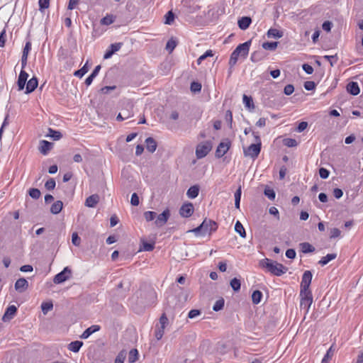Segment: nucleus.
I'll list each match as a JSON object with an SVG mask.
<instances>
[{"label": "nucleus", "mask_w": 363, "mask_h": 363, "mask_svg": "<svg viewBox=\"0 0 363 363\" xmlns=\"http://www.w3.org/2000/svg\"><path fill=\"white\" fill-rule=\"evenodd\" d=\"M38 81L37 77H33L30 79H29L26 84V94H30L33 92L38 86Z\"/></svg>", "instance_id": "f3484780"}, {"label": "nucleus", "mask_w": 363, "mask_h": 363, "mask_svg": "<svg viewBox=\"0 0 363 363\" xmlns=\"http://www.w3.org/2000/svg\"><path fill=\"white\" fill-rule=\"evenodd\" d=\"M71 273L72 272L68 267H65L61 272L58 273L55 276L53 279L54 283L59 284L65 282V281L69 279V278L71 276Z\"/></svg>", "instance_id": "1a4fd4ad"}, {"label": "nucleus", "mask_w": 363, "mask_h": 363, "mask_svg": "<svg viewBox=\"0 0 363 363\" xmlns=\"http://www.w3.org/2000/svg\"><path fill=\"white\" fill-rule=\"evenodd\" d=\"M28 74L26 71L21 70L19 74L18 81H17L18 91H21L24 89V87L26 84V81L28 79Z\"/></svg>", "instance_id": "2eb2a0df"}, {"label": "nucleus", "mask_w": 363, "mask_h": 363, "mask_svg": "<svg viewBox=\"0 0 363 363\" xmlns=\"http://www.w3.org/2000/svg\"><path fill=\"white\" fill-rule=\"evenodd\" d=\"M83 345V342L81 341H73L68 345V349L74 352H77Z\"/></svg>", "instance_id": "cd10ccee"}, {"label": "nucleus", "mask_w": 363, "mask_h": 363, "mask_svg": "<svg viewBox=\"0 0 363 363\" xmlns=\"http://www.w3.org/2000/svg\"><path fill=\"white\" fill-rule=\"evenodd\" d=\"M225 120H226L227 123H228V125L230 126V128H232L233 114L230 110H228L225 113Z\"/></svg>", "instance_id": "864d4df0"}, {"label": "nucleus", "mask_w": 363, "mask_h": 363, "mask_svg": "<svg viewBox=\"0 0 363 363\" xmlns=\"http://www.w3.org/2000/svg\"><path fill=\"white\" fill-rule=\"evenodd\" d=\"M53 304L52 302H44L41 305V309L44 314L47 313L49 311L52 310Z\"/></svg>", "instance_id": "58836bf2"}, {"label": "nucleus", "mask_w": 363, "mask_h": 363, "mask_svg": "<svg viewBox=\"0 0 363 363\" xmlns=\"http://www.w3.org/2000/svg\"><path fill=\"white\" fill-rule=\"evenodd\" d=\"M174 19V14L172 11H168L165 15V23L170 25Z\"/></svg>", "instance_id": "c03bdc74"}, {"label": "nucleus", "mask_w": 363, "mask_h": 363, "mask_svg": "<svg viewBox=\"0 0 363 363\" xmlns=\"http://www.w3.org/2000/svg\"><path fill=\"white\" fill-rule=\"evenodd\" d=\"M251 23H252V19L249 16H243V17L240 18L238 21L239 28L243 30L247 29L249 28L250 25L251 24Z\"/></svg>", "instance_id": "6ab92c4d"}, {"label": "nucleus", "mask_w": 363, "mask_h": 363, "mask_svg": "<svg viewBox=\"0 0 363 363\" xmlns=\"http://www.w3.org/2000/svg\"><path fill=\"white\" fill-rule=\"evenodd\" d=\"M347 91L353 96H357L359 94L360 89L357 82H351L347 85Z\"/></svg>", "instance_id": "4be33fe9"}, {"label": "nucleus", "mask_w": 363, "mask_h": 363, "mask_svg": "<svg viewBox=\"0 0 363 363\" xmlns=\"http://www.w3.org/2000/svg\"><path fill=\"white\" fill-rule=\"evenodd\" d=\"M307 127H308V123L305 122V121H302L298 124L296 130L298 133H301V132L303 131Z\"/></svg>", "instance_id": "774afa93"}, {"label": "nucleus", "mask_w": 363, "mask_h": 363, "mask_svg": "<svg viewBox=\"0 0 363 363\" xmlns=\"http://www.w3.org/2000/svg\"><path fill=\"white\" fill-rule=\"evenodd\" d=\"M177 45V40L173 38L169 39L166 44V50L169 53H172Z\"/></svg>", "instance_id": "473e14b6"}, {"label": "nucleus", "mask_w": 363, "mask_h": 363, "mask_svg": "<svg viewBox=\"0 0 363 363\" xmlns=\"http://www.w3.org/2000/svg\"><path fill=\"white\" fill-rule=\"evenodd\" d=\"M302 68L308 74H311L313 72V67L308 64H303Z\"/></svg>", "instance_id": "0e129e2a"}, {"label": "nucleus", "mask_w": 363, "mask_h": 363, "mask_svg": "<svg viewBox=\"0 0 363 363\" xmlns=\"http://www.w3.org/2000/svg\"><path fill=\"white\" fill-rule=\"evenodd\" d=\"M332 27H333V23H332V22H330L329 21H325L322 25L323 29L324 30H325L326 32H330L331 30Z\"/></svg>", "instance_id": "bf43d9fd"}, {"label": "nucleus", "mask_w": 363, "mask_h": 363, "mask_svg": "<svg viewBox=\"0 0 363 363\" xmlns=\"http://www.w3.org/2000/svg\"><path fill=\"white\" fill-rule=\"evenodd\" d=\"M294 91V87L291 84H288L284 87V92L286 95H291Z\"/></svg>", "instance_id": "680f3d73"}, {"label": "nucleus", "mask_w": 363, "mask_h": 363, "mask_svg": "<svg viewBox=\"0 0 363 363\" xmlns=\"http://www.w3.org/2000/svg\"><path fill=\"white\" fill-rule=\"evenodd\" d=\"M212 149V144L210 141H206L199 144L196 148V155L198 159L206 157Z\"/></svg>", "instance_id": "423d86ee"}, {"label": "nucleus", "mask_w": 363, "mask_h": 363, "mask_svg": "<svg viewBox=\"0 0 363 363\" xmlns=\"http://www.w3.org/2000/svg\"><path fill=\"white\" fill-rule=\"evenodd\" d=\"M284 145L287 147H296L298 143L295 139L293 138H287L284 140Z\"/></svg>", "instance_id": "8fccbe9b"}, {"label": "nucleus", "mask_w": 363, "mask_h": 363, "mask_svg": "<svg viewBox=\"0 0 363 363\" xmlns=\"http://www.w3.org/2000/svg\"><path fill=\"white\" fill-rule=\"evenodd\" d=\"M264 195L270 200H274L276 196L275 191L272 189L266 188L264 191Z\"/></svg>", "instance_id": "37998d69"}, {"label": "nucleus", "mask_w": 363, "mask_h": 363, "mask_svg": "<svg viewBox=\"0 0 363 363\" xmlns=\"http://www.w3.org/2000/svg\"><path fill=\"white\" fill-rule=\"evenodd\" d=\"M55 185H56V183H55V181L53 178H50L46 182H45V187L50 191V190H52L55 189Z\"/></svg>", "instance_id": "a18cd8bd"}, {"label": "nucleus", "mask_w": 363, "mask_h": 363, "mask_svg": "<svg viewBox=\"0 0 363 363\" xmlns=\"http://www.w3.org/2000/svg\"><path fill=\"white\" fill-rule=\"evenodd\" d=\"M340 233H341V232L338 228H332L330 230V238H331V239L336 238L340 235Z\"/></svg>", "instance_id": "6e6d98bb"}, {"label": "nucleus", "mask_w": 363, "mask_h": 363, "mask_svg": "<svg viewBox=\"0 0 363 363\" xmlns=\"http://www.w3.org/2000/svg\"><path fill=\"white\" fill-rule=\"evenodd\" d=\"M72 242L75 246H79L81 243V238L78 236L77 233H73L72 235Z\"/></svg>", "instance_id": "3c124183"}, {"label": "nucleus", "mask_w": 363, "mask_h": 363, "mask_svg": "<svg viewBox=\"0 0 363 363\" xmlns=\"http://www.w3.org/2000/svg\"><path fill=\"white\" fill-rule=\"evenodd\" d=\"M115 17L113 15H106L105 17L101 18V24L102 25H111L114 22Z\"/></svg>", "instance_id": "e433bc0d"}, {"label": "nucleus", "mask_w": 363, "mask_h": 363, "mask_svg": "<svg viewBox=\"0 0 363 363\" xmlns=\"http://www.w3.org/2000/svg\"><path fill=\"white\" fill-rule=\"evenodd\" d=\"M267 35L268 38H281L284 33L282 31H280L276 28H270L267 31Z\"/></svg>", "instance_id": "bb28decb"}, {"label": "nucleus", "mask_w": 363, "mask_h": 363, "mask_svg": "<svg viewBox=\"0 0 363 363\" xmlns=\"http://www.w3.org/2000/svg\"><path fill=\"white\" fill-rule=\"evenodd\" d=\"M99 201V196L98 194H92L86 198L85 201V206L90 208H94Z\"/></svg>", "instance_id": "412c9836"}, {"label": "nucleus", "mask_w": 363, "mask_h": 363, "mask_svg": "<svg viewBox=\"0 0 363 363\" xmlns=\"http://www.w3.org/2000/svg\"><path fill=\"white\" fill-rule=\"evenodd\" d=\"M230 286L235 291H238L240 289V281L237 278H233L230 281Z\"/></svg>", "instance_id": "4c0bfd02"}, {"label": "nucleus", "mask_w": 363, "mask_h": 363, "mask_svg": "<svg viewBox=\"0 0 363 363\" xmlns=\"http://www.w3.org/2000/svg\"><path fill=\"white\" fill-rule=\"evenodd\" d=\"M312 273L311 271H305L301 283V291H311L310 290V285L312 280Z\"/></svg>", "instance_id": "6e6552de"}, {"label": "nucleus", "mask_w": 363, "mask_h": 363, "mask_svg": "<svg viewBox=\"0 0 363 363\" xmlns=\"http://www.w3.org/2000/svg\"><path fill=\"white\" fill-rule=\"evenodd\" d=\"M325 59H326L330 64V65L333 67L338 60V57L337 55H325L323 57Z\"/></svg>", "instance_id": "de8ad7c7"}, {"label": "nucleus", "mask_w": 363, "mask_h": 363, "mask_svg": "<svg viewBox=\"0 0 363 363\" xmlns=\"http://www.w3.org/2000/svg\"><path fill=\"white\" fill-rule=\"evenodd\" d=\"M16 312H17V308L15 306H13V305L9 306L6 308V310L3 317H2V320L4 322H9V321H10L11 319L13 318V317L15 316Z\"/></svg>", "instance_id": "f8f14e48"}, {"label": "nucleus", "mask_w": 363, "mask_h": 363, "mask_svg": "<svg viewBox=\"0 0 363 363\" xmlns=\"http://www.w3.org/2000/svg\"><path fill=\"white\" fill-rule=\"evenodd\" d=\"M300 296L301 297L300 306L308 312L313 303L312 293L311 291H300Z\"/></svg>", "instance_id": "0eeeda50"}, {"label": "nucleus", "mask_w": 363, "mask_h": 363, "mask_svg": "<svg viewBox=\"0 0 363 363\" xmlns=\"http://www.w3.org/2000/svg\"><path fill=\"white\" fill-rule=\"evenodd\" d=\"M169 216L170 213L169 209L164 210L162 213L157 216V219L155 222L156 225L159 227L164 225L168 220Z\"/></svg>", "instance_id": "ddd939ff"}, {"label": "nucleus", "mask_w": 363, "mask_h": 363, "mask_svg": "<svg viewBox=\"0 0 363 363\" xmlns=\"http://www.w3.org/2000/svg\"><path fill=\"white\" fill-rule=\"evenodd\" d=\"M138 359V352L136 349H132L130 352H129V355H128V362L130 363H133L135 362H136Z\"/></svg>", "instance_id": "c9c22d12"}, {"label": "nucleus", "mask_w": 363, "mask_h": 363, "mask_svg": "<svg viewBox=\"0 0 363 363\" xmlns=\"http://www.w3.org/2000/svg\"><path fill=\"white\" fill-rule=\"evenodd\" d=\"M100 326L98 325H93L86 329L83 333L81 335L80 337L82 339H87L91 334L99 331L100 330Z\"/></svg>", "instance_id": "a211bd4d"}, {"label": "nucleus", "mask_w": 363, "mask_h": 363, "mask_svg": "<svg viewBox=\"0 0 363 363\" xmlns=\"http://www.w3.org/2000/svg\"><path fill=\"white\" fill-rule=\"evenodd\" d=\"M40 144V152L44 155H46L48 153V152L52 148L53 146V144L52 143L48 142L47 140H41Z\"/></svg>", "instance_id": "aec40b11"}, {"label": "nucleus", "mask_w": 363, "mask_h": 363, "mask_svg": "<svg viewBox=\"0 0 363 363\" xmlns=\"http://www.w3.org/2000/svg\"><path fill=\"white\" fill-rule=\"evenodd\" d=\"M319 174L322 179H327L329 177L330 172L325 168L321 167L319 169Z\"/></svg>", "instance_id": "5fc2aeb1"}, {"label": "nucleus", "mask_w": 363, "mask_h": 363, "mask_svg": "<svg viewBox=\"0 0 363 363\" xmlns=\"http://www.w3.org/2000/svg\"><path fill=\"white\" fill-rule=\"evenodd\" d=\"M122 43H116L111 44L108 49L106 50L104 55V59H109L111 56L117 51H118L122 47Z\"/></svg>", "instance_id": "4468645a"}, {"label": "nucleus", "mask_w": 363, "mask_h": 363, "mask_svg": "<svg viewBox=\"0 0 363 363\" xmlns=\"http://www.w3.org/2000/svg\"><path fill=\"white\" fill-rule=\"evenodd\" d=\"M201 89V84L199 82H193L191 84V90L193 92H199Z\"/></svg>", "instance_id": "603ef678"}, {"label": "nucleus", "mask_w": 363, "mask_h": 363, "mask_svg": "<svg viewBox=\"0 0 363 363\" xmlns=\"http://www.w3.org/2000/svg\"><path fill=\"white\" fill-rule=\"evenodd\" d=\"M242 100H243V103H244L245 107H247V108L253 109L255 108L253 100L251 96H248L244 94L243 97H242Z\"/></svg>", "instance_id": "2f4dec72"}, {"label": "nucleus", "mask_w": 363, "mask_h": 363, "mask_svg": "<svg viewBox=\"0 0 363 363\" xmlns=\"http://www.w3.org/2000/svg\"><path fill=\"white\" fill-rule=\"evenodd\" d=\"M168 318H167L165 313H162L159 320V325H156L155 329V337L157 340H160L163 337L164 333V328L166 325L168 324Z\"/></svg>", "instance_id": "39448f33"}, {"label": "nucleus", "mask_w": 363, "mask_h": 363, "mask_svg": "<svg viewBox=\"0 0 363 363\" xmlns=\"http://www.w3.org/2000/svg\"><path fill=\"white\" fill-rule=\"evenodd\" d=\"M201 314V311L197 309H192L189 312L188 318H194L197 316H199Z\"/></svg>", "instance_id": "4d7b16f0"}, {"label": "nucleus", "mask_w": 363, "mask_h": 363, "mask_svg": "<svg viewBox=\"0 0 363 363\" xmlns=\"http://www.w3.org/2000/svg\"><path fill=\"white\" fill-rule=\"evenodd\" d=\"M262 297V294L260 291L256 290L252 294V301L254 304H258L260 303Z\"/></svg>", "instance_id": "72a5a7b5"}, {"label": "nucleus", "mask_w": 363, "mask_h": 363, "mask_svg": "<svg viewBox=\"0 0 363 363\" xmlns=\"http://www.w3.org/2000/svg\"><path fill=\"white\" fill-rule=\"evenodd\" d=\"M130 203L133 206H137L139 204V197L136 193H133L131 196Z\"/></svg>", "instance_id": "13d9d810"}, {"label": "nucleus", "mask_w": 363, "mask_h": 363, "mask_svg": "<svg viewBox=\"0 0 363 363\" xmlns=\"http://www.w3.org/2000/svg\"><path fill=\"white\" fill-rule=\"evenodd\" d=\"M251 45V40H248L245 42L244 43L240 44L231 53L230 60H229V65L230 67H233L237 63V61L239 57L245 59L249 53L250 47Z\"/></svg>", "instance_id": "f03ea898"}, {"label": "nucleus", "mask_w": 363, "mask_h": 363, "mask_svg": "<svg viewBox=\"0 0 363 363\" xmlns=\"http://www.w3.org/2000/svg\"><path fill=\"white\" fill-rule=\"evenodd\" d=\"M235 230L240 235V237H246L245 230L239 220H238L235 225Z\"/></svg>", "instance_id": "7c9ffc66"}, {"label": "nucleus", "mask_w": 363, "mask_h": 363, "mask_svg": "<svg viewBox=\"0 0 363 363\" xmlns=\"http://www.w3.org/2000/svg\"><path fill=\"white\" fill-rule=\"evenodd\" d=\"M146 149L151 153L154 152L157 148V143L152 138H147L145 140Z\"/></svg>", "instance_id": "5701e85b"}, {"label": "nucleus", "mask_w": 363, "mask_h": 363, "mask_svg": "<svg viewBox=\"0 0 363 363\" xmlns=\"http://www.w3.org/2000/svg\"><path fill=\"white\" fill-rule=\"evenodd\" d=\"M199 193V187L197 185L191 186L186 192V195L189 199H195Z\"/></svg>", "instance_id": "b1692460"}, {"label": "nucleus", "mask_w": 363, "mask_h": 363, "mask_svg": "<svg viewBox=\"0 0 363 363\" xmlns=\"http://www.w3.org/2000/svg\"><path fill=\"white\" fill-rule=\"evenodd\" d=\"M230 146V142H221L217 147L216 151V157H222L229 150Z\"/></svg>", "instance_id": "9b49d317"}, {"label": "nucleus", "mask_w": 363, "mask_h": 363, "mask_svg": "<svg viewBox=\"0 0 363 363\" xmlns=\"http://www.w3.org/2000/svg\"><path fill=\"white\" fill-rule=\"evenodd\" d=\"M28 286V282L24 278L18 279L15 283V289L20 293L25 291Z\"/></svg>", "instance_id": "dca6fc26"}, {"label": "nucleus", "mask_w": 363, "mask_h": 363, "mask_svg": "<svg viewBox=\"0 0 363 363\" xmlns=\"http://www.w3.org/2000/svg\"><path fill=\"white\" fill-rule=\"evenodd\" d=\"M116 86H106L100 89V92L104 94L109 93L110 91L114 90Z\"/></svg>", "instance_id": "e2e57ef3"}, {"label": "nucleus", "mask_w": 363, "mask_h": 363, "mask_svg": "<svg viewBox=\"0 0 363 363\" xmlns=\"http://www.w3.org/2000/svg\"><path fill=\"white\" fill-rule=\"evenodd\" d=\"M50 0H39V6L40 9H47L49 7Z\"/></svg>", "instance_id": "338daca9"}, {"label": "nucleus", "mask_w": 363, "mask_h": 363, "mask_svg": "<svg viewBox=\"0 0 363 363\" xmlns=\"http://www.w3.org/2000/svg\"><path fill=\"white\" fill-rule=\"evenodd\" d=\"M333 355V352L332 350V347L329 348V350L327 351L326 354L323 357L321 363H328L330 359L332 358Z\"/></svg>", "instance_id": "79ce46f5"}, {"label": "nucleus", "mask_w": 363, "mask_h": 363, "mask_svg": "<svg viewBox=\"0 0 363 363\" xmlns=\"http://www.w3.org/2000/svg\"><path fill=\"white\" fill-rule=\"evenodd\" d=\"M218 225L215 221L206 218L199 226L189 232L194 233L196 235L201 233V235H204L207 233L211 234V232L216 231Z\"/></svg>", "instance_id": "7ed1b4c3"}, {"label": "nucleus", "mask_w": 363, "mask_h": 363, "mask_svg": "<svg viewBox=\"0 0 363 363\" xmlns=\"http://www.w3.org/2000/svg\"><path fill=\"white\" fill-rule=\"evenodd\" d=\"M278 42H265L263 43L262 47L264 50H275L278 45Z\"/></svg>", "instance_id": "f704fd0d"}, {"label": "nucleus", "mask_w": 363, "mask_h": 363, "mask_svg": "<svg viewBox=\"0 0 363 363\" xmlns=\"http://www.w3.org/2000/svg\"><path fill=\"white\" fill-rule=\"evenodd\" d=\"M194 206L191 203H184L179 209L181 216L184 218L190 217L194 213Z\"/></svg>", "instance_id": "9d476101"}, {"label": "nucleus", "mask_w": 363, "mask_h": 363, "mask_svg": "<svg viewBox=\"0 0 363 363\" xmlns=\"http://www.w3.org/2000/svg\"><path fill=\"white\" fill-rule=\"evenodd\" d=\"M259 265L262 268L266 269L267 272L271 273L272 275L277 277L281 276L288 270V268L284 266L282 264L268 258L262 259L259 262Z\"/></svg>", "instance_id": "f257e3e1"}, {"label": "nucleus", "mask_w": 363, "mask_h": 363, "mask_svg": "<svg viewBox=\"0 0 363 363\" xmlns=\"http://www.w3.org/2000/svg\"><path fill=\"white\" fill-rule=\"evenodd\" d=\"M88 72V68L86 65H84V67H82L80 69H78L75 72H74V76L77 77H82L86 72Z\"/></svg>", "instance_id": "09e8293b"}, {"label": "nucleus", "mask_w": 363, "mask_h": 363, "mask_svg": "<svg viewBox=\"0 0 363 363\" xmlns=\"http://www.w3.org/2000/svg\"><path fill=\"white\" fill-rule=\"evenodd\" d=\"M46 136L52 138L54 140H58L62 137V133L60 131L55 130L50 128H48V133Z\"/></svg>", "instance_id": "c756f323"}, {"label": "nucleus", "mask_w": 363, "mask_h": 363, "mask_svg": "<svg viewBox=\"0 0 363 363\" xmlns=\"http://www.w3.org/2000/svg\"><path fill=\"white\" fill-rule=\"evenodd\" d=\"M224 306V299L220 298L216 301L215 304L213 306V310L215 311H218L221 310Z\"/></svg>", "instance_id": "a19ab883"}, {"label": "nucleus", "mask_w": 363, "mask_h": 363, "mask_svg": "<svg viewBox=\"0 0 363 363\" xmlns=\"http://www.w3.org/2000/svg\"><path fill=\"white\" fill-rule=\"evenodd\" d=\"M315 84L313 82L307 81L304 83V88L308 91H311L315 89Z\"/></svg>", "instance_id": "052dcab7"}, {"label": "nucleus", "mask_w": 363, "mask_h": 363, "mask_svg": "<svg viewBox=\"0 0 363 363\" xmlns=\"http://www.w3.org/2000/svg\"><path fill=\"white\" fill-rule=\"evenodd\" d=\"M301 250L303 253H310L315 252V247L309 242H302L300 244Z\"/></svg>", "instance_id": "393cba45"}, {"label": "nucleus", "mask_w": 363, "mask_h": 363, "mask_svg": "<svg viewBox=\"0 0 363 363\" xmlns=\"http://www.w3.org/2000/svg\"><path fill=\"white\" fill-rule=\"evenodd\" d=\"M157 216V213L154 211H146L144 213V217L147 221L153 220Z\"/></svg>", "instance_id": "49530a36"}, {"label": "nucleus", "mask_w": 363, "mask_h": 363, "mask_svg": "<svg viewBox=\"0 0 363 363\" xmlns=\"http://www.w3.org/2000/svg\"><path fill=\"white\" fill-rule=\"evenodd\" d=\"M256 144H252L248 147L244 148V155L255 159L258 157L261 151V140L259 136L255 135Z\"/></svg>", "instance_id": "20e7f679"}, {"label": "nucleus", "mask_w": 363, "mask_h": 363, "mask_svg": "<svg viewBox=\"0 0 363 363\" xmlns=\"http://www.w3.org/2000/svg\"><path fill=\"white\" fill-rule=\"evenodd\" d=\"M62 206L63 203L61 201H57L52 205L50 211L53 214H57L62 211Z\"/></svg>", "instance_id": "c85d7f7f"}, {"label": "nucleus", "mask_w": 363, "mask_h": 363, "mask_svg": "<svg viewBox=\"0 0 363 363\" xmlns=\"http://www.w3.org/2000/svg\"><path fill=\"white\" fill-rule=\"evenodd\" d=\"M337 257V254L332 253V254H328L326 256L323 257L318 262V264L321 266L326 265L331 260L335 259Z\"/></svg>", "instance_id": "a878e982"}, {"label": "nucleus", "mask_w": 363, "mask_h": 363, "mask_svg": "<svg viewBox=\"0 0 363 363\" xmlns=\"http://www.w3.org/2000/svg\"><path fill=\"white\" fill-rule=\"evenodd\" d=\"M154 247H155L154 244L148 243V242L143 243V249L144 251H147V252L152 251V250H153Z\"/></svg>", "instance_id": "69168bd1"}, {"label": "nucleus", "mask_w": 363, "mask_h": 363, "mask_svg": "<svg viewBox=\"0 0 363 363\" xmlns=\"http://www.w3.org/2000/svg\"><path fill=\"white\" fill-rule=\"evenodd\" d=\"M28 194L29 196L34 199H38L41 194L40 190L38 189L35 188L30 189L28 191Z\"/></svg>", "instance_id": "ea45409f"}]
</instances>
